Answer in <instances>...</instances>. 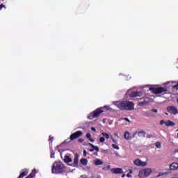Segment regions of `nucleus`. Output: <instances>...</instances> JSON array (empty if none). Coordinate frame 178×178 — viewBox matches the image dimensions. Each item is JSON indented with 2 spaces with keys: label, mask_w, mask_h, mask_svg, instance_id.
Returning a JSON list of instances; mask_svg holds the SVG:
<instances>
[{
  "label": "nucleus",
  "mask_w": 178,
  "mask_h": 178,
  "mask_svg": "<svg viewBox=\"0 0 178 178\" xmlns=\"http://www.w3.org/2000/svg\"><path fill=\"white\" fill-rule=\"evenodd\" d=\"M99 141H100V143H104L105 141V138L104 137L100 138Z\"/></svg>",
  "instance_id": "obj_29"
},
{
  "label": "nucleus",
  "mask_w": 178,
  "mask_h": 178,
  "mask_svg": "<svg viewBox=\"0 0 178 178\" xmlns=\"http://www.w3.org/2000/svg\"><path fill=\"white\" fill-rule=\"evenodd\" d=\"M104 113V107H100L95 110L90 114V119H94V118H98L101 113Z\"/></svg>",
  "instance_id": "obj_4"
},
{
  "label": "nucleus",
  "mask_w": 178,
  "mask_h": 178,
  "mask_svg": "<svg viewBox=\"0 0 178 178\" xmlns=\"http://www.w3.org/2000/svg\"><path fill=\"white\" fill-rule=\"evenodd\" d=\"M172 88H175V90H178V83L174 86H172Z\"/></svg>",
  "instance_id": "obj_33"
},
{
  "label": "nucleus",
  "mask_w": 178,
  "mask_h": 178,
  "mask_svg": "<svg viewBox=\"0 0 178 178\" xmlns=\"http://www.w3.org/2000/svg\"><path fill=\"white\" fill-rule=\"evenodd\" d=\"M86 137L88 140H89V141H90V143H94V141H95V140L92 139L91 137V134H86Z\"/></svg>",
  "instance_id": "obj_20"
},
{
  "label": "nucleus",
  "mask_w": 178,
  "mask_h": 178,
  "mask_svg": "<svg viewBox=\"0 0 178 178\" xmlns=\"http://www.w3.org/2000/svg\"><path fill=\"white\" fill-rule=\"evenodd\" d=\"M81 163L83 165V166H87V164L88 163V160H87L86 159H81Z\"/></svg>",
  "instance_id": "obj_21"
},
{
  "label": "nucleus",
  "mask_w": 178,
  "mask_h": 178,
  "mask_svg": "<svg viewBox=\"0 0 178 178\" xmlns=\"http://www.w3.org/2000/svg\"><path fill=\"white\" fill-rule=\"evenodd\" d=\"M143 173H144L145 176H149L151 175V169L145 168L143 170Z\"/></svg>",
  "instance_id": "obj_19"
},
{
  "label": "nucleus",
  "mask_w": 178,
  "mask_h": 178,
  "mask_svg": "<svg viewBox=\"0 0 178 178\" xmlns=\"http://www.w3.org/2000/svg\"><path fill=\"white\" fill-rule=\"evenodd\" d=\"M112 140L113 143H115V144H118V140L116 139L113 138Z\"/></svg>",
  "instance_id": "obj_35"
},
{
  "label": "nucleus",
  "mask_w": 178,
  "mask_h": 178,
  "mask_svg": "<svg viewBox=\"0 0 178 178\" xmlns=\"http://www.w3.org/2000/svg\"><path fill=\"white\" fill-rule=\"evenodd\" d=\"M84 140L83 138L78 139V143H83Z\"/></svg>",
  "instance_id": "obj_32"
},
{
  "label": "nucleus",
  "mask_w": 178,
  "mask_h": 178,
  "mask_svg": "<svg viewBox=\"0 0 178 178\" xmlns=\"http://www.w3.org/2000/svg\"><path fill=\"white\" fill-rule=\"evenodd\" d=\"M103 170H109L111 169V165H107L106 167H104Z\"/></svg>",
  "instance_id": "obj_26"
},
{
  "label": "nucleus",
  "mask_w": 178,
  "mask_h": 178,
  "mask_svg": "<svg viewBox=\"0 0 178 178\" xmlns=\"http://www.w3.org/2000/svg\"><path fill=\"white\" fill-rule=\"evenodd\" d=\"M83 156H87V151L83 150Z\"/></svg>",
  "instance_id": "obj_36"
},
{
  "label": "nucleus",
  "mask_w": 178,
  "mask_h": 178,
  "mask_svg": "<svg viewBox=\"0 0 178 178\" xmlns=\"http://www.w3.org/2000/svg\"><path fill=\"white\" fill-rule=\"evenodd\" d=\"M167 111L168 113H171V115H177L178 110L177 107L175 106H169L167 107Z\"/></svg>",
  "instance_id": "obj_6"
},
{
  "label": "nucleus",
  "mask_w": 178,
  "mask_h": 178,
  "mask_svg": "<svg viewBox=\"0 0 178 178\" xmlns=\"http://www.w3.org/2000/svg\"><path fill=\"white\" fill-rule=\"evenodd\" d=\"M91 130H92V131H97V129H95V128H94V127H91Z\"/></svg>",
  "instance_id": "obj_37"
},
{
  "label": "nucleus",
  "mask_w": 178,
  "mask_h": 178,
  "mask_svg": "<svg viewBox=\"0 0 178 178\" xmlns=\"http://www.w3.org/2000/svg\"><path fill=\"white\" fill-rule=\"evenodd\" d=\"M155 145L157 148H161L162 147V145L160 142H156Z\"/></svg>",
  "instance_id": "obj_24"
},
{
  "label": "nucleus",
  "mask_w": 178,
  "mask_h": 178,
  "mask_svg": "<svg viewBox=\"0 0 178 178\" xmlns=\"http://www.w3.org/2000/svg\"><path fill=\"white\" fill-rule=\"evenodd\" d=\"M49 141H50L51 143H52V141H54V137L49 136Z\"/></svg>",
  "instance_id": "obj_30"
},
{
  "label": "nucleus",
  "mask_w": 178,
  "mask_h": 178,
  "mask_svg": "<svg viewBox=\"0 0 178 178\" xmlns=\"http://www.w3.org/2000/svg\"><path fill=\"white\" fill-rule=\"evenodd\" d=\"M152 112H154V113H158V110L154 108L151 111V112L149 113H145V115L146 116H152L154 117V114L152 113Z\"/></svg>",
  "instance_id": "obj_14"
},
{
  "label": "nucleus",
  "mask_w": 178,
  "mask_h": 178,
  "mask_svg": "<svg viewBox=\"0 0 178 178\" xmlns=\"http://www.w3.org/2000/svg\"><path fill=\"white\" fill-rule=\"evenodd\" d=\"M120 111H133L134 109V103L130 101H122L117 104Z\"/></svg>",
  "instance_id": "obj_1"
},
{
  "label": "nucleus",
  "mask_w": 178,
  "mask_h": 178,
  "mask_svg": "<svg viewBox=\"0 0 178 178\" xmlns=\"http://www.w3.org/2000/svg\"><path fill=\"white\" fill-rule=\"evenodd\" d=\"M81 136H83V131H76V132L70 135V140L71 141H73L74 140H77V138H79V137H81Z\"/></svg>",
  "instance_id": "obj_5"
},
{
  "label": "nucleus",
  "mask_w": 178,
  "mask_h": 178,
  "mask_svg": "<svg viewBox=\"0 0 178 178\" xmlns=\"http://www.w3.org/2000/svg\"><path fill=\"white\" fill-rule=\"evenodd\" d=\"M127 177H131V175H130L129 173L127 174Z\"/></svg>",
  "instance_id": "obj_38"
},
{
  "label": "nucleus",
  "mask_w": 178,
  "mask_h": 178,
  "mask_svg": "<svg viewBox=\"0 0 178 178\" xmlns=\"http://www.w3.org/2000/svg\"><path fill=\"white\" fill-rule=\"evenodd\" d=\"M79 165V154H74L73 166H77Z\"/></svg>",
  "instance_id": "obj_13"
},
{
  "label": "nucleus",
  "mask_w": 178,
  "mask_h": 178,
  "mask_svg": "<svg viewBox=\"0 0 178 178\" xmlns=\"http://www.w3.org/2000/svg\"><path fill=\"white\" fill-rule=\"evenodd\" d=\"M139 137H145V131H141L138 134Z\"/></svg>",
  "instance_id": "obj_23"
},
{
  "label": "nucleus",
  "mask_w": 178,
  "mask_h": 178,
  "mask_svg": "<svg viewBox=\"0 0 178 178\" xmlns=\"http://www.w3.org/2000/svg\"><path fill=\"white\" fill-rule=\"evenodd\" d=\"M129 173H130V174L133 173V170H129Z\"/></svg>",
  "instance_id": "obj_40"
},
{
  "label": "nucleus",
  "mask_w": 178,
  "mask_h": 178,
  "mask_svg": "<svg viewBox=\"0 0 178 178\" xmlns=\"http://www.w3.org/2000/svg\"><path fill=\"white\" fill-rule=\"evenodd\" d=\"M142 96H143V92H138V91H134L129 94V97L131 98H134L136 97H142Z\"/></svg>",
  "instance_id": "obj_10"
},
{
  "label": "nucleus",
  "mask_w": 178,
  "mask_h": 178,
  "mask_svg": "<svg viewBox=\"0 0 178 178\" xmlns=\"http://www.w3.org/2000/svg\"><path fill=\"white\" fill-rule=\"evenodd\" d=\"M111 172L113 175H122L123 173V169L120 168H112L111 169Z\"/></svg>",
  "instance_id": "obj_8"
},
{
  "label": "nucleus",
  "mask_w": 178,
  "mask_h": 178,
  "mask_svg": "<svg viewBox=\"0 0 178 178\" xmlns=\"http://www.w3.org/2000/svg\"><path fill=\"white\" fill-rule=\"evenodd\" d=\"M63 161L65 163H69V162H72V158H70V156L68 155H65Z\"/></svg>",
  "instance_id": "obj_16"
},
{
  "label": "nucleus",
  "mask_w": 178,
  "mask_h": 178,
  "mask_svg": "<svg viewBox=\"0 0 178 178\" xmlns=\"http://www.w3.org/2000/svg\"><path fill=\"white\" fill-rule=\"evenodd\" d=\"M112 147L114 148V149H119V146H118L116 144H113Z\"/></svg>",
  "instance_id": "obj_25"
},
{
  "label": "nucleus",
  "mask_w": 178,
  "mask_h": 178,
  "mask_svg": "<svg viewBox=\"0 0 178 178\" xmlns=\"http://www.w3.org/2000/svg\"><path fill=\"white\" fill-rule=\"evenodd\" d=\"M2 8H6V7L5 6V5L1 4L0 5V10L2 9Z\"/></svg>",
  "instance_id": "obj_34"
},
{
  "label": "nucleus",
  "mask_w": 178,
  "mask_h": 178,
  "mask_svg": "<svg viewBox=\"0 0 178 178\" xmlns=\"http://www.w3.org/2000/svg\"><path fill=\"white\" fill-rule=\"evenodd\" d=\"M88 145L93 148V150L97 151V152H99V147H98V146H95L92 143H88Z\"/></svg>",
  "instance_id": "obj_18"
},
{
  "label": "nucleus",
  "mask_w": 178,
  "mask_h": 178,
  "mask_svg": "<svg viewBox=\"0 0 178 178\" xmlns=\"http://www.w3.org/2000/svg\"><path fill=\"white\" fill-rule=\"evenodd\" d=\"M90 152H93V151H94V149H93V147H92L91 149H90V150H89Z\"/></svg>",
  "instance_id": "obj_39"
},
{
  "label": "nucleus",
  "mask_w": 178,
  "mask_h": 178,
  "mask_svg": "<svg viewBox=\"0 0 178 178\" xmlns=\"http://www.w3.org/2000/svg\"><path fill=\"white\" fill-rule=\"evenodd\" d=\"M121 120H125L126 122H129V123H130V120H129V118H121Z\"/></svg>",
  "instance_id": "obj_28"
},
{
  "label": "nucleus",
  "mask_w": 178,
  "mask_h": 178,
  "mask_svg": "<svg viewBox=\"0 0 178 178\" xmlns=\"http://www.w3.org/2000/svg\"><path fill=\"white\" fill-rule=\"evenodd\" d=\"M170 170H177L178 169V163H172L170 165Z\"/></svg>",
  "instance_id": "obj_12"
},
{
  "label": "nucleus",
  "mask_w": 178,
  "mask_h": 178,
  "mask_svg": "<svg viewBox=\"0 0 178 178\" xmlns=\"http://www.w3.org/2000/svg\"><path fill=\"white\" fill-rule=\"evenodd\" d=\"M94 163L95 165V166H98L99 165H104V162L102 161H101V159H97L95 160Z\"/></svg>",
  "instance_id": "obj_15"
},
{
  "label": "nucleus",
  "mask_w": 178,
  "mask_h": 178,
  "mask_svg": "<svg viewBox=\"0 0 178 178\" xmlns=\"http://www.w3.org/2000/svg\"><path fill=\"white\" fill-rule=\"evenodd\" d=\"M160 124H165L167 127H173V126H175V124H176L171 120L165 121L163 120H161L160 121Z\"/></svg>",
  "instance_id": "obj_7"
},
{
  "label": "nucleus",
  "mask_w": 178,
  "mask_h": 178,
  "mask_svg": "<svg viewBox=\"0 0 178 178\" xmlns=\"http://www.w3.org/2000/svg\"><path fill=\"white\" fill-rule=\"evenodd\" d=\"M146 104H147V102H145V101H144V102H140L139 103V105L143 106V105H145Z\"/></svg>",
  "instance_id": "obj_27"
},
{
  "label": "nucleus",
  "mask_w": 178,
  "mask_h": 178,
  "mask_svg": "<svg viewBox=\"0 0 178 178\" xmlns=\"http://www.w3.org/2000/svg\"><path fill=\"white\" fill-rule=\"evenodd\" d=\"M102 136H103V137H105L106 140H109V134H106V132H102Z\"/></svg>",
  "instance_id": "obj_22"
},
{
  "label": "nucleus",
  "mask_w": 178,
  "mask_h": 178,
  "mask_svg": "<svg viewBox=\"0 0 178 178\" xmlns=\"http://www.w3.org/2000/svg\"><path fill=\"white\" fill-rule=\"evenodd\" d=\"M124 138H125V140H131V137L130 136V133H129V131L124 132Z\"/></svg>",
  "instance_id": "obj_17"
},
{
  "label": "nucleus",
  "mask_w": 178,
  "mask_h": 178,
  "mask_svg": "<svg viewBox=\"0 0 178 178\" xmlns=\"http://www.w3.org/2000/svg\"><path fill=\"white\" fill-rule=\"evenodd\" d=\"M149 91H151L153 94H162L163 92H167L168 88H149Z\"/></svg>",
  "instance_id": "obj_3"
},
{
  "label": "nucleus",
  "mask_w": 178,
  "mask_h": 178,
  "mask_svg": "<svg viewBox=\"0 0 178 178\" xmlns=\"http://www.w3.org/2000/svg\"><path fill=\"white\" fill-rule=\"evenodd\" d=\"M134 165H136V166H145L147 165V163L141 161V160L137 159L134 161Z\"/></svg>",
  "instance_id": "obj_9"
},
{
  "label": "nucleus",
  "mask_w": 178,
  "mask_h": 178,
  "mask_svg": "<svg viewBox=\"0 0 178 178\" xmlns=\"http://www.w3.org/2000/svg\"><path fill=\"white\" fill-rule=\"evenodd\" d=\"M27 175H29V170H22V172L20 173L19 176L17 178H23L24 177V176H27Z\"/></svg>",
  "instance_id": "obj_11"
},
{
  "label": "nucleus",
  "mask_w": 178,
  "mask_h": 178,
  "mask_svg": "<svg viewBox=\"0 0 178 178\" xmlns=\"http://www.w3.org/2000/svg\"><path fill=\"white\" fill-rule=\"evenodd\" d=\"M125 176H126V175L123 174V175H122V177L124 178V177H125Z\"/></svg>",
  "instance_id": "obj_41"
},
{
  "label": "nucleus",
  "mask_w": 178,
  "mask_h": 178,
  "mask_svg": "<svg viewBox=\"0 0 178 178\" xmlns=\"http://www.w3.org/2000/svg\"><path fill=\"white\" fill-rule=\"evenodd\" d=\"M51 158H55V152H51Z\"/></svg>",
  "instance_id": "obj_31"
},
{
  "label": "nucleus",
  "mask_w": 178,
  "mask_h": 178,
  "mask_svg": "<svg viewBox=\"0 0 178 178\" xmlns=\"http://www.w3.org/2000/svg\"><path fill=\"white\" fill-rule=\"evenodd\" d=\"M65 169V165L62 162L56 161L51 168L52 173H62Z\"/></svg>",
  "instance_id": "obj_2"
}]
</instances>
